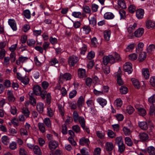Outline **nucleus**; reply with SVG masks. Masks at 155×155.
<instances>
[{
  "label": "nucleus",
  "instance_id": "1",
  "mask_svg": "<svg viewBox=\"0 0 155 155\" xmlns=\"http://www.w3.org/2000/svg\"><path fill=\"white\" fill-rule=\"evenodd\" d=\"M33 91L35 95L40 96L43 99H44L45 98L47 92L46 91L42 90L40 86L38 85L34 86L33 88Z\"/></svg>",
  "mask_w": 155,
  "mask_h": 155
},
{
  "label": "nucleus",
  "instance_id": "2",
  "mask_svg": "<svg viewBox=\"0 0 155 155\" xmlns=\"http://www.w3.org/2000/svg\"><path fill=\"white\" fill-rule=\"evenodd\" d=\"M103 62L104 64L107 65L108 63L113 64L115 62L114 57L112 55L104 56L103 58Z\"/></svg>",
  "mask_w": 155,
  "mask_h": 155
},
{
  "label": "nucleus",
  "instance_id": "3",
  "mask_svg": "<svg viewBox=\"0 0 155 155\" xmlns=\"http://www.w3.org/2000/svg\"><path fill=\"white\" fill-rule=\"evenodd\" d=\"M79 58L78 57L74 55L70 56L68 59V63L71 66H73L78 62Z\"/></svg>",
  "mask_w": 155,
  "mask_h": 155
},
{
  "label": "nucleus",
  "instance_id": "4",
  "mask_svg": "<svg viewBox=\"0 0 155 155\" xmlns=\"http://www.w3.org/2000/svg\"><path fill=\"white\" fill-rule=\"evenodd\" d=\"M135 107L137 110L138 114L142 116H145L146 114V110L143 108L141 105H140L138 104L135 105Z\"/></svg>",
  "mask_w": 155,
  "mask_h": 155
},
{
  "label": "nucleus",
  "instance_id": "5",
  "mask_svg": "<svg viewBox=\"0 0 155 155\" xmlns=\"http://www.w3.org/2000/svg\"><path fill=\"white\" fill-rule=\"evenodd\" d=\"M124 70L125 72H127L128 74H130L133 71L132 64L129 62H126L123 66Z\"/></svg>",
  "mask_w": 155,
  "mask_h": 155
},
{
  "label": "nucleus",
  "instance_id": "6",
  "mask_svg": "<svg viewBox=\"0 0 155 155\" xmlns=\"http://www.w3.org/2000/svg\"><path fill=\"white\" fill-rule=\"evenodd\" d=\"M137 27V24L135 23L133 25H130L128 28L127 32L129 33L128 35V36L129 37V38H131L133 36V32Z\"/></svg>",
  "mask_w": 155,
  "mask_h": 155
},
{
  "label": "nucleus",
  "instance_id": "7",
  "mask_svg": "<svg viewBox=\"0 0 155 155\" xmlns=\"http://www.w3.org/2000/svg\"><path fill=\"white\" fill-rule=\"evenodd\" d=\"M85 96H81L79 97L77 101V105L79 109H81L84 103Z\"/></svg>",
  "mask_w": 155,
  "mask_h": 155
},
{
  "label": "nucleus",
  "instance_id": "8",
  "mask_svg": "<svg viewBox=\"0 0 155 155\" xmlns=\"http://www.w3.org/2000/svg\"><path fill=\"white\" fill-rule=\"evenodd\" d=\"M58 142L55 140H51L49 142L48 146L51 150H53L58 147Z\"/></svg>",
  "mask_w": 155,
  "mask_h": 155
},
{
  "label": "nucleus",
  "instance_id": "9",
  "mask_svg": "<svg viewBox=\"0 0 155 155\" xmlns=\"http://www.w3.org/2000/svg\"><path fill=\"white\" fill-rule=\"evenodd\" d=\"M71 75L68 73H66L64 74H61L59 77L60 80L68 81L70 80L71 78Z\"/></svg>",
  "mask_w": 155,
  "mask_h": 155
},
{
  "label": "nucleus",
  "instance_id": "10",
  "mask_svg": "<svg viewBox=\"0 0 155 155\" xmlns=\"http://www.w3.org/2000/svg\"><path fill=\"white\" fill-rule=\"evenodd\" d=\"M36 105V109L39 113L42 114L44 111V104L41 102H38Z\"/></svg>",
  "mask_w": 155,
  "mask_h": 155
},
{
  "label": "nucleus",
  "instance_id": "11",
  "mask_svg": "<svg viewBox=\"0 0 155 155\" xmlns=\"http://www.w3.org/2000/svg\"><path fill=\"white\" fill-rule=\"evenodd\" d=\"M7 94L8 100L10 102H13L15 101V97L13 95L12 91L11 90H8Z\"/></svg>",
  "mask_w": 155,
  "mask_h": 155
},
{
  "label": "nucleus",
  "instance_id": "12",
  "mask_svg": "<svg viewBox=\"0 0 155 155\" xmlns=\"http://www.w3.org/2000/svg\"><path fill=\"white\" fill-rule=\"evenodd\" d=\"M144 33V29L140 28L137 29L134 32L135 36L137 38L141 37Z\"/></svg>",
  "mask_w": 155,
  "mask_h": 155
},
{
  "label": "nucleus",
  "instance_id": "13",
  "mask_svg": "<svg viewBox=\"0 0 155 155\" xmlns=\"http://www.w3.org/2000/svg\"><path fill=\"white\" fill-rule=\"evenodd\" d=\"M8 23L9 25L13 31H16L17 29L16 23L13 19H10L8 20Z\"/></svg>",
  "mask_w": 155,
  "mask_h": 155
},
{
  "label": "nucleus",
  "instance_id": "14",
  "mask_svg": "<svg viewBox=\"0 0 155 155\" xmlns=\"http://www.w3.org/2000/svg\"><path fill=\"white\" fill-rule=\"evenodd\" d=\"M138 125L139 127L143 130H146L148 128L147 123L146 121L139 122L138 123Z\"/></svg>",
  "mask_w": 155,
  "mask_h": 155
},
{
  "label": "nucleus",
  "instance_id": "15",
  "mask_svg": "<svg viewBox=\"0 0 155 155\" xmlns=\"http://www.w3.org/2000/svg\"><path fill=\"white\" fill-rule=\"evenodd\" d=\"M142 74L146 79H147L150 77V72L148 68H143L142 69Z\"/></svg>",
  "mask_w": 155,
  "mask_h": 155
},
{
  "label": "nucleus",
  "instance_id": "16",
  "mask_svg": "<svg viewBox=\"0 0 155 155\" xmlns=\"http://www.w3.org/2000/svg\"><path fill=\"white\" fill-rule=\"evenodd\" d=\"M144 11L142 9H139L136 11V15L138 18L140 19L143 18Z\"/></svg>",
  "mask_w": 155,
  "mask_h": 155
},
{
  "label": "nucleus",
  "instance_id": "17",
  "mask_svg": "<svg viewBox=\"0 0 155 155\" xmlns=\"http://www.w3.org/2000/svg\"><path fill=\"white\" fill-rule=\"evenodd\" d=\"M146 25L148 29L152 28L155 26V22L151 20H148L146 21Z\"/></svg>",
  "mask_w": 155,
  "mask_h": 155
},
{
  "label": "nucleus",
  "instance_id": "18",
  "mask_svg": "<svg viewBox=\"0 0 155 155\" xmlns=\"http://www.w3.org/2000/svg\"><path fill=\"white\" fill-rule=\"evenodd\" d=\"M97 101L102 107L106 105L107 103L106 100L101 97L97 98Z\"/></svg>",
  "mask_w": 155,
  "mask_h": 155
},
{
  "label": "nucleus",
  "instance_id": "19",
  "mask_svg": "<svg viewBox=\"0 0 155 155\" xmlns=\"http://www.w3.org/2000/svg\"><path fill=\"white\" fill-rule=\"evenodd\" d=\"M78 75L79 78H83L86 76V71L84 69L79 68L78 70Z\"/></svg>",
  "mask_w": 155,
  "mask_h": 155
},
{
  "label": "nucleus",
  "instance_id": "20",
  "mask_svg": "<svg viewBox=\"0 0 155 155\" xmlns=\"http://www.w3.org/2000/svg\"><path fill=\"white\" fill-rule=\"evenodd\" d=\"M43 122L48 128H51V123L49 118L48 117L45 118L43 120Z\"/></svg>",
  "mask_w": 155,
  "mask_h": 155
},
{
  "label": "nucleus",
  "instance_id": "21",
  "mask_svg": "<svg viewBox=\"0 0 155 155\" xmlns=\"http://www.w3.org/2000/svg\"><path fill=\"white\" fill-rule=\"evenodd\" d=\"M139 137L140 140L142 141H146L148 138V134L145 133H142L140 134Z\"/></svg>",
  "mask_w": 155,
  "mask_h": 155
},
{
  "label": "nucleus",
  "instance_id": "22",
  "mask_svg": "<svg viewBox=\"0 0 155 155\" xmlns=\"http://www.w3.org/2000/svg\"><path fill=\"white\" fill-rule=\"evenodd\" d=\"M21 112L26 118L29 117L30 112L28 108L23 107L21 109Z\"/></svg>",
  "mask_w": 155,
  "mask_h": 155
},
{
  "label": "nucleus",
  "instance_id": "23",
  "mask_svg": "<svg viewBox=\"0 0 155 155\" xmlns=\"http://www.w3.org/2000/svg\"><path fill=\"white\" fill-rule=\"evenodd\" d=\"M90 143L89 140L88 139H85L84 137H83L79 141L80 144L81 145H88Z\"/></svg>",
  "mask_w": 155,
  "mask_h": 155
},
{
  "label": "nucleus",
  "instance_id": "24",
  "mask_svg": "<svg viewBox=\"0 0 155 155\" xmlns=\"http://www.w3.org/2000/svg\"><path fill=\"white\" fill-rule=\"evenodd\" d=\"M111 34L110 30H106L104 32V39L107 41H108L110 39Z\"/></svg>",
  "mask_w": 155,
  "mask_h": 155
},
{
  "label": "nucleus",
  "instance_id": "25",
  "mask_svg": "<svg viewBox=\"0 0 155 155\" xmlns=\"http://www.w3.org/2000/svg\"><path fill=\"white\" fill-rule=\"evenodd\" d=\"M114 104L116 107L119 108L122 106L123 101L120 98H117L114 101Z\"/></svg>",
  "mask_w": 155,
  "mask_h": 155
},
{
  "label": "nucleus",
  "instance_id": "26",
  "mask_svg": "<svg viewBox=\"0 0 155 155\" xmlns=\"http://www.w3.org/2000/svg\"><path fill=\"white\" fill-rule=\"evenodd\" d=\"M105 147L107 150L109 151H112L114 148V146L112 143L111 142H107L106 143Z\"/></svg>",
  "mask_w": 155,
  "mask_h": 155
},
{
  "label": "nucleus",
  "instance_id": "27",
  "mask_svg": "<svg viewBox=\"0 0 155 155\" xmlns=\"http://www.w3.org/2000/svg\"><path fill=\"white\" fill-rule=\"evenodd\" d=\"M114 16V14L110 12H107L104 15V18L106 19H113Z\"/></svg>",
  "mask_w": 155,
  "mask_h": 155
},
{
  "label": "nucleus",
  "instance_id": "28",
  "mask_svg": "<svg viewBox=\"0 0 155 155\" xmlns=\"http://www.w3.org/2000/svg\"><path fill=\"white\" fill-rule=\"evenodd\" d=\"M1 140L4 144L6 145L8 144L10 142L9 138L7 136H3L1 138Z\"/></svg>",
  "mask_w": 155,
  "mask_h": 155
},
{
  "label": "nucleus",
  "instance_id": "29",
  "mask_svg": "<svg viewBox=\"0 0 155 155\" xmlns=\"http://www.w3.org/2000/svg\"><path fill=\"white\" fill-rule=\"evenodd\" d=\"M144 44L142 42H140L137 45V47L136 48V52L137 53H139L143 51Z\"/></svg>",
  "mask_w": 155,
  "mask_h": 155
},
{
  "label": "nucleus",
  "instance_id": "30",
  "mask_svg": "<svg viewBox=\"0 0 155 155\" xmlns=\"http://www.w3.org/2000/svg\"><path fill=\"white\" fill-rule=\"evenodd\" d=\"M82 30L84 33L86 34H88L91 31V28L89 26L84 25L81 29V31Z\"/></svg>",
  "mask_w": 155,
  "mask_h": 155
},
{
  "label": "nucleus",
  "instance_id": "31",
  "mask_svg": "<svg viewBox=\"0 0 155 155\" xmlns=\"http://www.w3.org/2000/svg\"><path fill=\"white\" fill-rule=\"evenodd\" d=\"M38 127L40 131L42 133H44L46 131L45 127L43 123L39 122L38 124Z\"/></svg>",
  "mask_w": 155,
  "mask_h": 155
},
{
  "label": "nucleus",
  "instance_id": "32",
  "mask_svg": "<svg viewBox=\"0 0 155 155\" xmlns=\"http://www.w3.org/2000/svg\"><path fill=\"white\" fill-rule=\"evenodd\" d=\"M141 53L139 54L138 59L140 62H142L145 59L146 57V54L145 52H140Z\"/></svg>",
  "mask_w": 155,
  "mask_h": 155
},
{
  "label": "nucleus",
  "instance_id": "33",
  "mask_svg": "<svg viewBox=\"0 0 155 155\" xmlns=\"http://www.w3.org/2000/svg\"><path fill=\"white\" fill-rule=\"evenodd\" d=\"M131 81L135 88L137 89L140 88V84L138 80L135 79V78H133L131 79Z\"/></svg>",
  "mask_w": 155,
  "mask_h": 155
},
{
  "label": "nucleus",
  "instance_id": "34",
  "mask_svg": "<svg viewBox=\"0 0 155 155\" xmlns=\"http://www.w3.org/2000/svg\"><path fill=\"white\" fill-rule=\"evenodd\" d=\"M118 5L122 9L127 8L126 3L124 0H119L118 2Z\"/></svg>",
  "mask_w": 155,
  "mask_h": 155
},
{
  "label": "nucleus",
  "instance_id": "35",
  "mask_svg": "<svg viewBox=\"0 0 155 155\" xmlns=\"http://www.w3.org/2000/svg\"><path fill=\"white\" fill-rule=\"evenodd\" d=\"M89 20L90 24L92 26L94 27L97 24V21L95 17H93L90 18H89Z\"/></svg>",
  "mask_w": 155,
  "mask_h": 155
},
{
  "label": "nucleus",
  "instance_id": "36",
  "mask_svg": "<svg viewBox=\"0 0 155 155\" xmlns=\"http://www.w3.org/2000/svg\"><path fill=\"white\" fill-rule=\"evenodd\" d=\"M155 49V45L152 44L150 45L147 48V51L148 53H152L154 52Z\"/></svg>",
  "mask_w": 155,
  "mask_h": 155
},
{
  "label": "nucleus",
  "instance_id": "37",
  "mask_svg": "<svg viewBox=\"0 0 155 155\" xmlns=\"http://www.w3.org/2000/svg\"><path fill=\"white\" fill-rule=\"evenodd\" d=\"M33 151L35 154L41 155V152L39 147L37 145H35L33 147Z\"/></svg>",
  "mask_w": 155,
  "mask_h": 155
},
{
  "label": "nucleus",
  "instance_id": "38",
  "mask_svg": "<svg viewBox=\"0 0 155 155\" xmlns=\"http://www.w3.org/2000/svg\"><path fill=\"white\" fill-rule=\"evenodd\" d=\"M79 50L80 51V54L82 55H84L87 50V45L83 44L82 47L80 48Z\"/></svg>",
  "mask_w": 155,
  "mask_h": 155
},
{
  "label": "nucleus",
  "instance_id": "39",
  "mask_svg": "<svg viewBox=\"0 0 155 155\" xmlns=\"http://www.w3.org/2000/svg\"><path fill=\"white\" fill-rule=\"evenodd\" d=\"M147 151L150 155H155V148L153 147H148Z\"/></svg>",
  "mask_w": 155,
  "mask_h": 155
},
{
  "label": "nucleus",
  "instance_id": "40",
  "mask_svg": "<svg viewBox=\"0 0 155 155\" xmlns=\"http://www.w3.org/2000/svg\"><path fill=\"white\" fill-rule=\"evenodd\" d=\"M86 103L88 107H91L94 106V101L92 98H90L88 99Z\"/></svg>",
  "mask_w": 155,
  "mask_h": 155
},
{
  "label": "nucleus",
  "instance_id": "41",
  "mask_svg": "<svg viewBox=\"0 0 155 155\" xmlns=\"http://www.w3.org/2000/svg\"><path fill=\"white\" fill-rule=\"evenodd\" d=\"M78 121L79 122L82 128L84 127V125H85V119L82 116L80 117Z\"/></svg>",
  "mask_w": 155,
  "mask_h": 155
},
{
  "label": "nucleus",
  "instance_id": "42",
  "mask_svg": "<svg viewBox=\"0 0 155 155\" xmlns=\"http://www.w3.org/2000/svg\"><path fill=\"white\" fill-rule=\"evenodd\" d=\"M73 116L74 122L76 123L78 121L80 117L79 116L78 114L77 111H74L73 112Z\"/></svg>",
  "mask_w": 155,
  "mask_h": 155
},
{
  "label": "nucleus",
  "instance_id": "43",
  "mask_svg": "<svg viewBox=\"0 0 155 155\" xmlns=\"http://www.w3.org/2000/svg\"><path fill=\"white\" fill-rule=\"evenodd\" d=\"M148 101L152 105H155V94H154L148 98Z\"/></svg>",
  "mask_w": 155,
  "mask_h": 155
},
{
  "label": "nucleus",
  "instance_id": "44",
  "mask_svg": "<svg viewBox=\"0 0 155 155\" xmlns=\"http://www.w3.org/2000/svg\"><path fill=\"white\" fill-rule=\"evenodd\" d=\"M24 15L27 19H30L31 17V13L29 10H25L23 12Z\"/></svg>",
  "mask_w": 155,
  "mask_h": 155
},
{
  "label": "nucleus",
  "instance_id": "45",
  "mask_svg": "<svg viewBox=\"0 0 155 155\" xmlns=\"http://www.w3.org/2000/svg\"><path fill=\"white\" fill-rule=\"evenodd\" d=\"M46 94V102L48 104H50L51 102V94L50 93H48Z\"/></svg>",
  "mask_w": 155,
  "mask_h": 155
},
{
  "label": "nucleus",
  "instance_id": "46",
  "mask_svg": "<svg viewBox=\"0 0 155 155\" xmlns=\"http://www.w3.org/2000/svg\"><path fill=\"white\" fill-rule=\"evenodd\" d=\"M134 108L130 105L127 106L126 109V112L128 113L129 114H132L134 111Z\"/></svg>",
  "mask_w": 155,
  "mask_h": 155
},
{
  "label": "nucleus",
  "instance_id": "47",
  "mask_svg": "<svg viewBox=\"0 0 155 155\" xmlns=\"http://www.w3.org/2000/svg\"><path fill=\"white\" fill-rule=\"evenodd\" d=\"M125 142L129 146H131L133 145V142L130 138L128 137H127L125 138Z\"/></svg>",
  "mask_w": 155,
  "mask_h": 155
},
{
  "label": "nucleus",
  "instance_id": "48",
  "mask_svg": "<svg viewBox=\"0 0 155 155\" xmlns=\"http://www.w3.org/2000/svg\"><path fill=\"white\" fill-rule=\"evenodd\" d=\"M120 91L121 94H125L127 93L128 90L127 88L126 87L122 86L120 87Z\"/></svg>",
  "mask_w": 155,
  "mask_h": 155
},
{
  "label": "nucleus",
  "instance_id": "49",
  "mask_svg": "<svg viewBox=\"0 0 155 155\" xmlns=\"http://www.w3.org/2000/svg\"><path fill=\"white\" fill-rule=\"evenodd\" d=\"M91 44L92 46L94 47L97 46L98 43L96 37H94L91 39Z\"/></svg>",
  "mask_w": 155,
  "mask_h": 155
},
{
  "label": "nucleus",
  "instance_id": "50",
  "mask_svg": "<svg viewBox=\"0 0 155 155\" xmlns=\"http://www.w3.org/2000/svg\"><path fill=\"white\" fill-rule=\"evenodd\" d=\"M10 111L12 114L15 115L17 113L18 110L15 106H13L11 107Z\"/></svg>",
  "mask_w": 155,
  "mask_h": 155
},
{
  "label": "nucleus",
  "instance_id": "51",
  "mask_svg": "<svg viewBox=\"0 0 155 155\" xmlns=\"http://www.w3.org/2000/svg\"><path fill=\"white\" fill-rule=\"evenodd\" d=\"M107 135L110 138H112L115 137L116 136L115 133L110 130H107Z\"/></svg>",
  "mask_w": 155,
  "mask_h": 155
},
{
  "label": "nucleus",
  "instance_id": "52",
  "mask_svg": "<svg viewBox=\"0 0 155 155\" xmlns=\"http://www.w3.org/2000/svg\"><path fill=\"white\" fill-rule=\"evenodd\" d=\"M72 129L76 133H79L80 132V127L78 125H74L72 127Z\"/></svg>",
  "mask_w": 155,
  "mask_h": 155
},
{
  "label": "nucleus",
  "instance_id": "53",
  "mask_svg": "<svg viewBox=\"0 0 155 155\" xmlns=\"http://www.w3.org/2000/svg\"><path fill=\"white\" fill-rule=\"evenodd\" d=\"M83 11L87 14H90L91 12V10L90 7L86 5H85L83 7Z\"/></svg>",
  "mask_w": 155,
  "mask_h": 155
},
{
  "label": "nucleus",
  "instance_id": "54",
  "mask_svg": "<svg viewBox=\"0 0 155 155\" xmlns=\"http://www.w3.org/2000/svg\"><path fill=\"white\" fill-rule=\"evenodd\" d=\"M149 114L150 115H153L155 114V107L154 105L150 106Z\"/></svg>",
  "mask_w": 155,
  "mask_h": 155
},
{
  "label": "nucleus",
  "instance_id": "55",
  "mask_svg": "<svg viewBox=\"0 0 155 155\" xmlns=\"http://www.w3.org/2000/svg\"><path fill=\"white\" fill-rule=\"evenodd\" d=\"M20 133L21 136H27L28 135V131L24 128H21L20 129Z\"/></svg>",
  "mask_w": 155,
  "mask_h": 155
},
{
  "label": "nucleus",
  "instance_id": "56",
  "mask_svg": "<svg viewBox=\"0 0 155 155\" xmlns=\"http://www.w3.org/2000/svg\"><path fill=\"white\" fill-rule=\"evenodd\" d=\"M123 131L125 135H129L131 133L130 130L127 127H124L123 128Z\"/></svg>",
  "mask_w": 155,
  "mask_h": 155
},
{
  "label": "nucleus",
  "instance_id": "57",
  "mask_svg": "<svg viewBox=\"0 0 155 155\" xmlns=\"http://www.w3.org/2000/svg\"><path fill=\"white\" fill-rule=\"evenodd\" d=\"M21 82L25 85H27L29 83V79L27 76H25L21 80Z\"/></svg>",
  "mask_w": 155,
  "mask_h": 155
},
{
  "label": "nucleus",
  "instance_id": "58",
  "mask_svg": "<svg viewBox=\"0 0 155 155\" xmlns=\"http://www.w3.org/2000/svg\"><path fill=\"white\" fill-rule=\"evenodd\" d=\"M114 116L118 121H122L124 118L123 115L121 114H117Z\"/></svg>",
  "mask_w": 155,
  "mask_h": 155
},
{
  "label": "nucleus",
  "instance_id": "59",
  "mask_svg": "<svg viewBox=\"0 0 155 155\" xmlns=\"http://www.w3.org/2000/svg\"><path fill=\"white\" fill-rule=\"evenodd\" d=\"M11 61L12 63L14 62L16 59V54L14 52H12L10 55Z\"/></svg>",
  "mask_w": 155,
  "mask_h": 155
},
{
  "label": "nucleus",
  "instance_id": "60",
  "mask_svg": "<svg viewBox=\"0 0 155 155\" xmlns=\"http://www.w3.org/2000/svg\"><path fill=\"white\" fill-rule=\"evenodd\" d=\"M27 43L29 46H33L35 43V41L33 39H30L28 40Z\"/></svg>",
  "mask_w": 155,
  "mask_h": 155
},
{
  "label": "nucleus",
  "instance_id": "61",
  "mask_svg": "<svg viewBox=\"0 0 155 155\" xmlns=\"http://www.w3.org/2000/svg\"><path fill=\"white\" fill-rule=\"evenodd\" d=\"M116 142L118 144V146L124 143L121 137H117L116 139Z\"/></svg>",
  "mask_w": 155,
  "mask_h": 155
},
{
  "label": "nucleus",
  "instance_id": "62",
  "mask_svg": "<svg viewBox=\"0 0 155 155\" xmlns=\"http://www.w3.org/2000/svg\"><path fill=\"white\" fill-rule=\"evenodd\" d=\"M118 151L120 153L123 152L125 150V147L124 143L118 146Z\"/></svg>",
  "mask_w": 155,
  "mask_h": 155
},
{
  "label": "nucleus",
  "instance_id": "63",
  "mask_svg": "<svg viewBox=\"0 0 155 155\" xmlns=\"http://www.w3.org/2000/svg\"><path fill=\"white\" fill-rule=\"evenodd\" d=\"M72 15L76 18H81L82 16L81 13L80 12H74L72 13Z\"/></svg>",
  "mask_w": 155,
  "mask_h": 155
},
{
  "label": "nucleus",
  "instance_id": "64",
  "mask_svg": "<svg viewBox=\"0 0 155 155\" xmlns=\"http://www.w3.org/2000/svg\"><path fill=\"white\" fill-rule=\"evenodd\" d=\"M98 6L95 4L94 3L92 5L91 9L93 12H97L98 10Z\"/></svg>",
  "mask_w": 155,
  "mask_h": 155
}]
</instances>
